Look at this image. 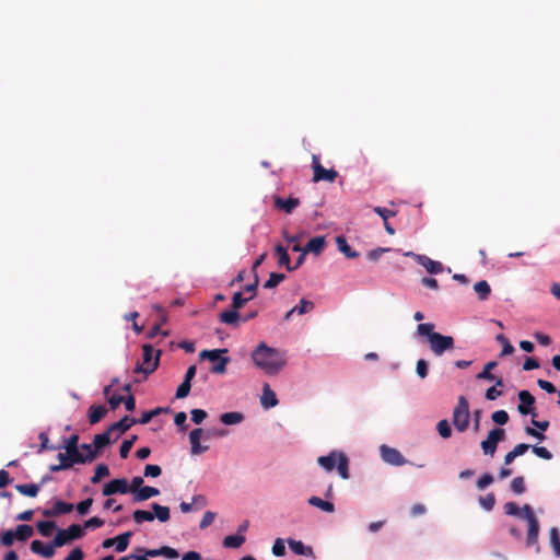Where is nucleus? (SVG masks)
Here are the masks:
<instances>
[{"label":"nucleus","mask_w":560,"mask_h":560,"mask_svg":"<svg viewBox=\"0 0 560 560\" xmlns=\"http://www.w3.org/2000/svg\"><path fill=\"white\" fill-rule=\"evenodd\" d=\"M254 363L268 375H277L285 365L283 352L260 342L252 352Z\"/></svg>","instance_id":"obj_1"},{"label":"nucleus","mask_w":560,"mask_h":560,"mask_svg":"<svg viewBox=\"0 0 560 560\" xmlns=\"http://www.w3.org/2000/svg\"><path fill=\"white\" fill-rule=\"evenodd\" d=\"M434 324L425 323V324H419L417 327V332L420 336L428 337V341L430 345L431 351L440 357L445 351L452 350L454 348V338L452 336H444L440 332H435L434 330Z\"/></svg>","instance_id":"obj_2"},{"label":"nucleus","mask_w":560,"mask_h":560,"mask_svg":"<svg viewBox=\"0 0 560 560\" xmlns=\"http://www.w3.org/2000/svg\"><path fill=\"white\" fill-rule=\"evenodd\" d=\"M317 463L326 471H331L337 468L338 474L342 479H349V459L342 452L332 451L326 456H319Z\"/></svg>","instance_id":"obj_3"},{"label":"nucleus","mask_w":560,"mask_h":560,"mask_svg":"<svg viewBox=\"0 0 560 560\" xmlns=\"http://www.w3.org/2000/svg\"><path fill=\"white\" fill-rule=\"evenodd\" d=\"M143 355H142V362H138L136 364L135 372L136 373H143L144 375H149L153 373L160 363V357H161V350H154L153 346L149 343H144L142 346Z\"/></svg>","instance_id":"obj_4"},{"label":"nucleus","mask_w":560,"mask_h":560,"mask_svg":"<svg viewBox=\"0 0 560 560\" xmlns=\"http://www.w3.org/2000/svg\"><path fill=\"white\" fill-rule=\"evenodd\" d=\"M469 404L464 396H459L453 411V424L458 432H465L469 427Z\"/></svg>","instance_id":"obj_5"},{"label":"nucleus","mask_w":560,"mask_h":560,"mask_svg":"<svg viewBox=\"0 0 560 560\" xmlns=\"http://www.w3.org/2000/svg\"><path fill=\"white\" fill-rule=\"evenodd\" d=\"M522 512L523 516L525 517L528 524L526 546H538L539 522L535 516L534 511L529 504H525L522 508ZM537 550H539V547H537Z\"/></svg>","instance_id":"obj_6"},{"label":"nucleus","mask_w":560,"mask_h":560,"mask_svg":"<svg viewBox=\"0 0 560 560\" xmlns=\"http://www.w3.org/2000/svg\"><path fill=\"white\" fill-rule=\"evenodd\" d=\"M228 349L203 350L200 352V359H208L214 364L211 372L214 374H223L226 371V365L230 361L228 357H221V353H226Z\"/></svg>","instance_id":"obj_7"},{"label":"nucleus","mask_w":560,"mask_h":560,"mask_svg":"<svg viewBox=\"0 0 560 560\" xmlns=\"http://www.w3.org/2000/svg\"><path fill=\"white\" fill-rule=\"evenodd\" d=\"M312 168H313V182H328L334 183L338 177V172L334 168L326 170L319 161V156L316 154L312 155Z\"/></svg>","instance_id":"obj_8"},{"label":"nucleus","mask_w":560,"mask_h":560,"mask_svg":"<svg viewBox=\"0 0 560 560\" xmlns=\"http://www.w3.org/2000/svg\"><path fill=\"white\" fill-rule=\"evenodd\" d=\"M505 438V431L501 428L492 429L487 439L481 442V448L486 455H493L497 451V445L499 442L503 441Z\"/></svg>","instance_id":"obj_9"},{"label":"nucleus","mask_w":560,"mask_h":560,"mask_svg":"<svg viewBox=\"0 0 560 560\" xmlns=\"http://www.w3.org/2000/svg\"><path fill=\"white\" fill-rule=\"evenodd\" d=\"M406 256H410V257H413L415 260L421 265L422 267L425 268V270L429 272V273H432V275H439V273H442L443 270H444V267L442 265V262L440 261H436V260H432L430 257L425 256V255H419V254H415L412 252H408L405 254Z\"/></svg>","instance_id":"obj_10"},{"label":"nucleus","mask_w":560,"mask_h":560,"mask_svg":"<svg viewBox=\"0 0 560 560\" xmlns=\"http://www.w3.org/2000/svg\"><path fill=\"white\" fill-rule=\"evenodd\" d=\"M520 405L517 410L521 415H532V417H536L535 408L533 407L535 404V397L528 390H521L518 393Z\"/></svg>","instance_id":"obj_11"},{"label":"nucleus","mask_w":560,"mask_h":560,"mask_svg":"<svg viewBox=\"0 0 560 560\" xmlns=\"http://www.w3.org/2000/svg\"><path fill=\"white\" fill-rule=\"evenodd\" d=\"M103 495L109 497L116 493L125 494L129 492L128 481L125 478L113 479L103 488Z\"/></svg>","instance_id":"obj_12"},{"label":"nucleus","mask_w":560,"mask_h":560,"mask_svg":"<svg viewBox=\"0 0 560 560\" xmlns=\"http://www.w3.org/2000/svg\"><path fill=\"white\" fill-rule=\"evenodd\" d=\"M381 454L384 462L394 466L404 465L406 462L398 450L386 445L381 446Z\"/></svg>","instance_id":"obj_13"},{"label":"nucleus","mask_w":560,"mask_h":560,"mask_svg":"<svg viewBox=\"0 0 560 560\" xmlns=\"http://www.w3.org/2000/svg\"><path fill=\"white\" fill-rule=\"evenodd\" d=\"M203 435V430L201 428H197L190 431L189 433V442L191 445V454L199 455L209 450V446L201 445L200 439Z\"/></svg>","instance_id":"obj_14"},{"label":"nucleus","mask_w":560,"mask_h":560,"mask_svg":"<svg viewBox=\"0 0 560 560\" xmlns=\"http://www.w3.org/2000/svg\"><path fill=\"white\" fill-rule=\"evenodd\" d=\"M73 510V504L63 502L61 500H57L51 509H46L43 511V515L45 517H56L61 514L70 513Z\"/></svg>","instance_id":"obj_15"},{"label":"nucleus","mask_w":560,"mask_h":560,"mask_svg":"<svg viewBox=\"0 0 560 560\" xmlns=\"http://www.w3.org/2000/svg\"><path fill=\"white\" fill-rule=\"evenodd\" d=\"M31 550L32 552L39 555L46 559H49L55 555V546L52 542L45 545L40 540H33L31 542Z\"/></svg>","instance_id":"obj_16"},{"label":"nucleus","mask_w":560,"mask_h":560,"mask_svg":"<svg viewBox=\"0 0 560 560\" xmlns=\"http://www.w3.org/2000/svg\"><path fill=\"white\" fill-rule=\"evenodd\" d=\"M260 402L265 409L276 407L279 402L276 393L270 388L269 384L267 383L264 384Z\"/></svg>","instance_id":"obj_17"},{"label":"nucleus","mask_w":560,"mask_h":560,"mask_svg":"<svg viewBox=\"0 0 560 560\" xmlns=\"http://www.w3.org/2000/svg\"><path fill=\"white\" fill-rule=\"evenodd\" d=\"M299 205L300 200L294 197H290L289 199H283L281 197L275 198V206L280 210H283L285 213H291Z\"/></svg>","instance_id":"obj_18"},{"label":"nucleus","mask_w":560,"mask_h":560,"mask_svg":"<svg viewBox=\"0 0 560 560\" xmlns=\"http://www.w3.org/2000/svg\"><path fill=\"white\" fill-rule=\"evenodd\" d=\"M325 247V237L324 236H315L311 238L304 248V254L313 253L315 255H319Z\"/></svg>","instance_id":"obj_19"},{"label":"nucleus","mask_w":560,"mask_h":560,"mask_svg":"<svg viewBox=\"0 0 560 560\" xmlns=\"http://www.w3.org/2000/svg\"><path fill=\"white\" fill-rule=\"evenodd\" d=\"M290 549L299 556L313 557L314 552L312 547L305 546L301 540L288 539Z\"/></svg>","instance_id":"obj_20"},{"label":"nucleus","mask_w":560,"mask_h":560,"mask_svg":"<svg viewBox=\"0 0 560 560\" xmlns=\"http://www.w3.org/2000/svg\"><path fill=\"white\" fill-rule=\"evenodd\" d=\"M159 494H160V490L158 488L144 486V487L140 488L133 494V500L136 502H142V501L149 500L152 497H156Z\"/></svg>","instance_id":"obj_21"},{"label":"nucleus","mask_w":560,"mask_h":560,"mask_svg":"<svg viewBox=\"0 0 560 560\" xmlns=\"http://www.w3.org/2000/svg\"><path fill=\"white\" fill-rule=\"evenodd\" d=\"M137 423V419L125 416L119 421L113 423L108 429L109 431H119L120 433H125L128 431L131 425Z\"/></svg>","instance_id":"obj_22"},{"label":"nucleus","mask_w":560,"mask_h":560,"mask_svg":"<svg viewBox=\"0 0 560 560\" xmlns=\"http://www.w3.org/2000/svg\"><path fill=\"white\" fill-rule=\"evenodd\" d=\"M148 555H150V557L163 556L167 559H176L179 556L176 549L168 546H163L159 549H148Z\"/></svg>","instance_id":"obj_23"},{"label":"nucleus","mask_w":560,"mask_h":560,"mask_svg":"<svg viewBox=\"0 0 560 560\" xmlns=\"http://www.w3.org/2000/svg\"><path fill=\"white\" fill-rule=\"evenodd\" d=\"M106 413H107V409L105 408V406L92 405L89 408V412H88L89 422L91 424H95V423L100 422Z\"/></svg>","instance_id":"obj_24"},{"label":"nucleus","mask_w":560,"mask_h":560,"mask_svg":"<svg viewBox=\"0 0 560 560\" xmlns=\"http://www.w3.org/2000/svg\"><path fill=\"white\" fill-rule=\"evenodd\" d=\"M336 244L338 249L347 257V258H357L359 257V253L353 250L348 244L345 236L340 235L336 237Z\"/></svg>","instance_id":"obj_25"},{"label":"nucleus","mask_w":560,"mask_h":560,"mask_svg":"<svg viewBox=\"0 0 560 560\" xmlns=\"http://www.w3.org/2000/svg\"><path fill=\"white\" fill-rule=\"evenodd\" d=\"M244 420V415L238 411L224 412L220 416V421L225 425L238 424Z\"/></svg>","instance_id":"obj_26"},{"label":"nucleus","mask_w":560,"mask_h":560,"mask_svg":"<svg viewBox=\"0 0 560 560\" xmlns=\"http://www.w3.org/2000/svg\"><path fill=\"white\" fill-rule=\"evenodd\" d=\"M151 506L154 518L156 517L161 523L170 521L171 514L170 509L167 506L161 505L159 503H152Z\"/></svg>","instance_id":"obj_27"},{"label":"nucleus","mask_w":560,"mask_h":560,"mask_svg":"<svg viewBox=\"0 0 560 560\" xmlns=\"http://www.w3.org/2000/svg\"><path fill=\"white\" fill-rule=\"evenodd\" d=\"M308 504L312 505V506H316L318 509H320L322 511L324 512H327V513H332L335 512V505L334 503L329 502V501H325L318 497H311L308 499Z\"/></svg>","instance_id":"obj_28"},{"label":"nucleus","mask_w":560,"mask_h":560,"mask_svg":"<svg viewBox=\"0 0 560 560\" xmlns=\"http://www.w3.org/2000/svg\"><path fill=\"white\" fill-rule=\"evenodd\" d=\"M219 319L226 325L235 326L240 320V314L234 308L226 310L219 315Z\"/></svg>","instance_id":"obj_29"},{"label":"nucleus","mask_w":560,"mask_h":560,"mask_svg":"<svg viewBox=\"0 0 560 560\" xmlns=\"http://www.w3.org/2000/svg\"><path fill=\"white\" fill-rule=\"evenodd\" d=\"M245 540L246 538L244 535H230L224 537L222 545L225 548H240L245 542Z\"/></svg>","instance_id":"obj_30"},{"label":"nucleus","mask_w":560,"mask_h":560,"mask_svg":"<svg viewBox=\"0 0 560 560\" xmlns=\"http://www.w3.org/2000/svg\"><path fill=\"white\" fill-rule=\"evenodd\" d=\"M110 433L109 429L107 431L96 434L93 440L94 448L97 451V453L104 448L106 445L110 443Z\"/></svg>","instance_id":"obj_31"},{"label":"nucleus","mask_w":560,"mask_h":560,"mask_svg":"<svg viewBox=\"0 0 560 560\" xmlns=\"http://www.w3.org/2000/svg\"><path fill=\"white\" fill-rule=\"evenodd\" d=\"M131 536H132L131 532H126V533H122V534L116 536L115 537V540H116L115 550L117 552H124L129 546Z\"/></svg>","instance_id":"obj_32"},{"label":"nucleus","mask_w":560,"mask_h":560,"mask_svg":"<svg viewBox=\"0 0 560 560\" xmlns=\"http://www.w3.org/2000/svg\"><path fill=\"white\" fill-rule=\"evenodd\" d=\"M474 290L478 294L479 300L481 301H486L491 293V288L486 280L478 281L474 285Z\"/></svg>","instance_id":"obj_33"},{"label":"nucleus","mask_w":560,"mask_h":560,"mask_svg":"<svg viewBox=\"0 0 560 560\" xmlns=\"http://www.w3.org/2000/svg\"><path fill=\"white\" fill-rule=\"evenodd\" d=\"M14 534L18 540L25 541L33 536L34 529L30 525L21 524L16 526Z\"/></svg>","instance_id":"obj_34"},{"label":"nucleus","mask_w":560,"mask_h":560,"mask_svg":"<svg viewBox=\"0 0 560 560\" xmlns=\"http://www.w3.org/2000/svg\"><path fill=\"white\" fill-rule=\"evenodd\" d=\"M15 489L23 495L34 498L39 492V486L36 483L16 485Z\"/></svg>","instance_id":"obj_35"},{"label":"nucleus","mask_w":560,"mask_h":560,"mask_svg":"<svg viewBox=\"0 0 560 560\" xmlns=\"http://www.w3.org/2000/svg\"><path fill=\"white\" fill-rule=\"evenodd\" d=\"M276 253H277V256L279 258V265L285 266V268L289 271H292L293 268H292V266L290 264V256H289L287 249L282 245H277L276 246Z\"/></svg>","instance_id":"obj_36"},{"label":"nucleus","mask_w":560,"mask_h":560,"mask_svg":"<svg viewBox=\"0 0 560 560\" xmlns=\"http://www.w3.org/2000/svg\"><path fill=\"white\" fill-rule=\"evenodd\" d=\"M36 526L40 535L44 537H49L56 528V524L52 521H39Z\"/></svg>","instance_id":"obj_37"},{"label":"nucleus","mask_w":560,"mask_h":560,"mask_svg":"<svg viewBox=\"0 0 560 560\" xmlns=\"http://www.w3.org/2000/svg\"><path fill=\"white\" fill-rule=\"evenodd\" d=\"M497 366L495 361L488 362L483 370L477 374L478 380H487V381H494L495 376L491 373V371Z\"/></svg>","instance_id":"obj_38"},{"label":"nucleus","mask_w":560,"mask_h":560,"mask_svg":"<svg viewBox=\"0 0 560 560\" xmlns=\"http://www.w3.org/2000/svg\"><path fill=\"white\" fill-rule=\"evenodd\" d=\"M503 387L504 386V382H503V378L502 377H499L495 380V385L488 388L486 390V398L488 400H494L497 399L498 397H500L502 395V392L501 390H498L497 387Z\"/></svg>","instance_id":"obj_39"},{"label":"nucleus","mask_w":560,"mask_h":560,"mask_svg":"<svg viewBox=\"0 0 560 560\" xmlns=\"http://www.w3.org/2000/svg\"><path fill=\"white\" fill-rule=\"evenodd\" d=\"M550 545L557 557H560V533L557 527L550 528Z\"/></svg>","instance_id":"obj_40"},{"label":"nucleus","mask_w":560,"mask_h":560,"mask_svg":"<svg viewBox=\"0 0 560 560\" xmlns=\"http://www.w3.org/2000/svg\"><path fill=\"white\" fill-rule=\"evenodd\" d=\"M109 476V468L105 464H98L95 468L94 476L91 478L92 483H98L103 478Z\"/></svg>","instance_id":"obj_41"},{"label":"nucleus","mask_w":560,"mask_h":560,"mask_svg":"<svg viewBox=\"0 0 560 560\" xmlns=\"http://www.w3.org/2000/svg\"><path fill=\"white\" fill-rule=\"evenodd\" d=\"M132 518L137 524H141L143 522L154 521V515L152 514V512H149V511L136 510L132 513Z\"/></svg>","instance_id":"obj_42"},{"label":"nucleus","mask_w":560,"mask_h":560,"mask_svg":"<svg viewBox=\"0 0 560 560\" xmlns=\"http://www.w3.org/2000/svg\"><path fill=\"white\" fill-rule=\"evenodd\" d=\"M79 450L82 451L81 453L83 454L86 463L93 462L98 455L97 451L91 444L83 443Z\"/></svg>","instance_id":"obj_43"},{"label":"nucleus","mask_w":560,"mask_h":560,"mask_svg":"<svg viewBox=\"0 0 560 560\" xmlns=\"http://www.w3.org/2000/svg\"><path fill=\"white\" fill-rule=\"evenodd\" d=\"M67 457H68V464H70V467H72L73 464H84L85 458L83 457V454L80 452L79 448H74L71 451H66Z\"/></svg>","instance_id":"obj_44"},{"label":"nucleus","mask_w":560,"mask_h":560,"mask_svg":"<svg viewBox=\"0 0 560 560\" xmlns=\"http://www.w3.org/2000/svg\"><path fill=\"white\" fill-rule=\"evenodd\" d=\"M497 341L502 345L501 357L509 355L514 352V347L503 334L497 336Z\"/></svg>","instance_id":"obj_45"},{"label":"nucleus","mask_w":560,"mask_h":560,"mask_svg":"<svg viewBox=\"0 0 560 560\" xmlns=\"http://www.w3.org/2000/svg\"><path fill=\"white\" fill-rule=\"evenodd\" d=\"M163 411L161 407H156L152 410L144 411L139 419H137V423L147 424L149 423L155 416L160 415Z\"/></svg>","instance_id":"obj_46"},{"label":"nucleus","mask_w":560,"mask_h":560,"mask_svg":"<svg viewBox=\"0 0 560 560\" xmlns=\"http://www.w3.org/2000/svg\"><path fill=\"white\" fill-rule=\"evenodd\" d=\"M436 430L441 438L448 439L452 435V428L447 420H440L436 424Z\"/></svg>","instance_id":"obj_47"},{"label":"nucleus","mask_w":560,"mask_h":560,"mask_svg":"<svg viewBox=\"0 0 560 560\" xmlns=\"http://www.w3.org/2000/svg\"><path fill=\"white\" fill-rule=\"evenodd\" d=\"M284 279H285V276L283 273L272 272V273H270L269 279L265 282L264 288L265 289H273L280 282H282Z\"/></svg>","instance_id":"obj_48"},{"label":"nucleus","mask_w":560,"mask_h":560,"mask_svg":"<svg viewBox=\"0 0 560 560\" xmlns=\"http://www.w3.org/2000/svg\"><path fill=\"white\" fill-rule=\"evenodd\" d=\"M71 540L79 539L84 536L83 526L79 524H72L67 529H65Z\"/></svg>","instance_id":"obj_49"},{"label":"nucleus","mask_w":560,"mask_h":560,"mask_svg":"<svg viewBox=\"0 0 560 560\" xmlns=\"http://www.w3.org/2000/svg\"><path fill=\"white\" fill-rule=\"evenodd\" d=\"M71 541V538L68 536L65 529H59L52 540L55 548L62 547L66 544Z\"/></svg>","instance_id":"obj_50"},{"label":"nucleus","mask_w":560,"mask_h":560,"mask_svg":"<svg viewBox=\"0 0 560 560\" xmlns=\"http://www.w3.org/2000/svg\"><path fill=\"white\" fill-rule=\"evenodd\" d=\"M314 308V303L312 301L302 299L299 305L293 307V311L298 312V314L303 315L311 312Z\"/></svg>","instance_id":"obj_51"},{"label":"nucleus","mask_w":560,"mask_h":560,"mask_svg":"<svg viewBox=\"0 0 560 560\" xmlns=\"http://www.w3.org/2000/svg\"><path fill=\"white\" fill-rule=\"evenodd\" d=\"M190 388H191V382L184 378L182 384L177 387L176 395H175L176 398L183 399V398L187 397L189 395Z\"/></svg>","instance_id":"obj_52"},{"label":"nucleus","mask_w":560,"mask_h":560,"mask_svg":"<svg viewBox=\"0 0 560 560\" xmlns=\"http://www.w3.org/2000/svg\"><path fill=\"white\" fill-rule=\"evenodd\" d=\"M511 490L516 493V494H522L525 492L526 490V487H525V481H524V478L518 476V477H515L512 481H511Z\"/></svg>","instance_id":"obj_53"},{"label":"nucleus","mask_w":560,"mask_h":560,"mask_svg":"<svg viewBox=\"0 0 560 560\" xmlns=\"http://www.w3.org/2000/svg\"><path fill=\"white\" fill-rule=\"evenodd\" d=\"M479 503L485 510L491 511L495 504V497L493 493H488L479 498Z\"/></svg>","instance_id":"obj_54"},{"label":"nucleus","mask_w":560,"mask_h":560,"mask_svg":"<svg viewBox=\"0 0 560 560\" xmlns=\"http://www.w3.org/2000/svg\"><path fill=\"white\" fill-rule=\"evenodd\" d=\"M187 416L184 411H179L174 417V423L178 427L179 431L185 432L188 429Z\"/></svg>","instance_id":"obj_55"},{"label":"nucleus","mask_w":560,"mask_h":560,"mask_svg":"<svg viewBox=\"0 0 560 560\" xmlns=\"http://www.w3.org/2000/svg\"><path fill=\"white\" fill-rule=\"evenodd\" d=\"M373 211L378 214L384 222L388 221L389 218H393L397 214V211L389 210L387 208H383L380 206H376L373 208Z\"/></svg>","instance_id":"obj_56"},{"label":"nucleus","mask_w":560,"mask_h":560,"mask_svg":"<svg viewBox=\"0 0 560 560\" xmlns=\"http://www.w3.org/2000/svg\"><path fill=\"white\" fill-rule=\"evenodd\" d=\"M491 419L500 425H504L509 421V413L505 410H497L492 413Z\"/></svg>","instance_id":"obj_57"},{"label":"nucleus","mask_w":560,"mask_h":560,"mask_svg":"<svg viewBox=\"0 0 560 560\" xmlns=\"http://www.w3.org/2000/svg\"><path fill=\"white\" fill-rule=\"evenodd\" d=\"M249 301L248 298H243L241 292H235L232 298V308L238 311L244 304Z\"/></svg>","instance_id":"obj_58"},{"label":"nucleus","mask_w":560,"mask_h":560,"mask_svg":"<svg viewBox=\"0 0 560 560\" xmlns=\"http://www.w3.org/2000/svg\"><path fill=\"white\" fill-rule=\"evenodd\" d=\"M532 451L535 455H537L538 457L542 458V459H546V460H549L552 458V454L551 452L546 448L545 446H533L532 447Z\"/></svg>","instance_id":"obj_59"},{"label":"nucleus","mask_w":560,"mask_h":560,"mask_svg":"<svg viewBox=\"0 0 560 560\" xmlns=\"http://www.w3.org/2000/svg\"><path fill=\"white\" fill-rule=\"evenodd\" d=\"M161 474H162V469H161V467H160L159 465L148 464V465L144 467V476H145V477L156 478V477H159Z\"/></svg>","instance_id":"obj_60"},{"label":"nucleus","mask_w":560,"mask_h":560,"mask_svg":"<svg viewBox=\"0 0 560 560\" xmlns=\"http://www.w3.org/2000/svg\"><path fill=\"white\" fill-rule=\"evenodd\" d=\"M92 504H93V499L92 498H88V499H85V500H83V501H81V502H79L77 504V506H75L77 512L80 515H85L89 512V510H90Z\"/></svg>","instance_id":"obj_61"},{"label":"nucleus","mask_w":560,"mask_h":560,"mask_svg":"<svg viewBox=\"0 0 560 560\" xmlns=\"http://www.w3.org/2000/svg\"><path fill=\"white\" fill-rule=\"evenodd\" d=\"M214 518H215V513L211 512V511H207L200 521L199 527L201 529H206L213 523Z\"/></svg>","instance_id":"obj_62"},{"label":"nucleus","mask_w":560,"mask_h":560,"mask_svg":"<svg viewBox=\"0 0 560 560\" xmlns=\"http://www.w3.org/2000/svg\"><path fill=\"white\" fill-rule=\"evenodd\" d=\"M190 415L191 421L196 424H200L208 416L203 409H192Z\"/></svg>","instance_id":"obj_63"},{"label":"nucleus","mask_w":560,"mask_h":560,"mask_svg":"<svg viewBox=\"0 0 560 560\" xmlns=\"http://www.w3.org/2000/svg\"><path fill=\"white\" fill-rule=\"evenodd\" d=\"M428 362L423 359H420L417 361L416 365V372L419 375V377L424 378L428 375Z\"/></svg>","instance_id":"obj_64"}]
</instances>
